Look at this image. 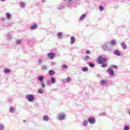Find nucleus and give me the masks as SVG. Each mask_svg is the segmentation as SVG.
<instances>
[{"label": "nucleus", "mask_w": 130, "mask_h": 130, "mask_svg": "<svg viewBox=\"0 0 130 130\" xmlns=\"http://www.w3.org/2000/svg\"><path fill=\"white\" fill-rule=\"evenodd\" d=\"M106 60H107V58L100 56L98 58V63L102 64V63H104V62H106Z\"/></svg>", "instance_id": "nucleus-1"}, {"label": "nucleus", "mask_w": 130, "mask_h": 130, "mask_svg": "<svg viewBox=\"0 0 130 130\" xmlns=\"http://www.w3.org/2000/svg\"><path fill=\"white\" fill-rule=\"evenodd\" d=\"M26 99L29 102L34 101L35 98L33 94H27L25 96Z\"/></svg>", "instance_id": "nucleus-2"}, {"label": "nucleus", "mask_w": 130, "mask_h": 130, "mask_svg": "<svg viewBox=\"0 0 130 130\" xmlns=\"http://www.w3.org/2000/svg\"><path fill=\"white\" fill-rule=\"evenodd\" d=\"M57 118L59 120H64L66 119V114L64 113H59L58 114Z\"/></svg>", "instance_id": "nucleus-3"}, {"label": "nucleus", "mask_w": 130, "mask_h": 130, "mask_svg": "<svg viewBox=\"0 0 130 130\" xmlns=\"http://www.w3.org/2000/svg\"><path fill=\"white\" fill-rule=\"evenodd\" d=\"M102 48L104 51L106 50L107 51L110 52L111 50H112L111 48H110V47L108 46V45L106 44L103 45L102 46Z\"/></svg>", "instance_id": "nucleus-4"}, {"label": "nucleus", "mask_w": 130, "mask_h": 130, "mask_svg": "<svg viewBox=\"0 0 130 130\" xmlns=\"http://www.w3.org/2000/svg\"><path fill=\"white\" fill-rule=\"evenodd\" d=\"M88 121L90 124H94L96 123V119L95 117L91 116L88 118Z\"/></svg>", "instance_id": "nucleus-5"}, {"label": "nucleus", "mask_w": 130, "mask_h": 130, "mask_svg": "<svg viewBox=\"0 0 130 130\" xmlns=\"http://www.w3.org/2000/svg\"><path fill=\"white\" fill-rule=\"evenodd\" d=\"M107 73H108V74H109L110 76H114V72H113V70H112V68L111 67H110L107 69Z\"/></svg>", "instance_id": "nucleus-6"}, {"label": "nucleus", "mask_w": 130, "mask_h": 130, "mask_svg": "<svg viewBox=\"0 0 130 130\" xmlns=\"http://www.w3.org/2000/svg\"><path fill=\"white\" fill-rule=\"evenodd\" d=\"M47 56L50 59H53L55 57V54L53 52H50L47 54Z\"/></svg>", "instance_id": "nucleus-7"}, {"label": "nucleus", "mask_w": 130, "mask_h": 130, "mask_svg": "<svg viewBox=\"0 0 130 130\" xmlns=\"http://www.w3.org/2000/svg\"><path fill=\"white\" fill-rule=\"evenodd\" d=\"M37 23H34L32 25L30 26V30H35V29H37Z\"/></svg>", "instance_id": "nucleus-8"}, {"label": "nucleus", "mask_w": 130, "mask_h": 130, "mask_svg": "<svg viewBox=\"0 0 130 130\" xmlns=\"http://www.w3.org/2000/svg\"><path fill=\"white\" fill-rule=\"evenodd\" d=\"M114 54L117 55V56H120L121 55V53L119 50H115L114 51Z\"/></svg>", "instance_id": "nucleus-9"}, {"label": "nucleus", "mask_w": 130, "mask_h": 130, "mask_svg": "<svg viewBox=\"0 0 130 130\" xmlns=\"http://www.w3.org/2000/svg\"><path fill=\"white\" fill-rule=\"evenodd\" d=\"M38 80L40 81V82H43V81H44V76L41 75L38 76Z\"/></svg>", "instance_id": "nucleus-10"}, {"label": "nucleus", "mask_w": 130, "mask_h": 130, "mask_svg": "<svg viewBox=\"0 0 130 130\" xmlns=\"http://www.w3.org/2000/svg\"><path fill=\"white\" fill-rule=\"evenodd\" d=\"M55 72L54 71V70H51L49 71V76H51V77H52V76L55 75Z\"/></svg>", "instance_id": "nucleus-11"}, {"label": "nucleus", "mask_w": 130, "mask_h": 130, "mask_svg": "<svg viewBox=\"0 0 130 130\" xmlns=\"http://www.w3.org/2000/svg\"><path fill=\"white\" fill-rule=\"evenodd\" d=\"M76 41V39H75L74 37H71V44H74L75 43V42Z\"/></svg>", "instance_id": "nucleus-12"}, {"label": "nucleus", "mask_w": 130, "mask_h": 130, "mask_svg": "<svg viewBox=\"0 0 130 130\" xmlns=\"http://www.w3.org/2000/svg\"><path fill=\"white\" fill-rule=\"evenodd\" d=\"M121 46H122L123 49H124V50H125V49H126V48L127 47V46H126L125 43L123 42L121 43Z\"/></svg>", "instance_id": "nucleus-13"}, {"label": "nucleus", "mask_w": 130, "mask_h": 130, "mask_svg": "<svg viewBox=\"0 0 130 130\" xmlns=\"http://www.w3.org/2000/svg\"><path fill=\"white\" fill-rule=\"evenodd\" d=\"M9 112L10 113H15V107H11L9 109Z\"/></svg>", "instance_id": "nucleus-14"}, {"label": "nucleus", "mask_w": 130, "mask_h": 130, "mask_svg": "<svg viewBox=\"0 0 130 130\" xmlns=\"http://www.w3.org/2000/svg\"><path fill=\"white\" fill-rule=\"evenodd\" d=\"M57 37H58L59 39H62V32H59L57 35Z\"/></svg>", "instance_id": "nucleus-15"}, {"label": "nucleus", "mask_w": 130, "mask_h": 130, "mask_svg": "<svg viewBox=\"0 0 130 130\" xmlns=\"http://www.w3.org/2000/svg\"><path fill=\"white\" fill-rule=\"evenodd\" d=\"M43 119L44 121H48V120H49V117H48V116L45 115L44 116Z\"/></svg>", "instance_id": "nucleus-16"}, {"label": "nucleus", "mask_w": 130, "mask_h": 130, "mask_svg": "<svg viewBox=\"0 0 130 130\" xmlns=\"http://www.w3.org/2000/svg\"><path fill=\"white\" fill-rule=\"evenodd\" d=\"M7 40H11L12 38H13V36L11 35L10 34H8L6 36Z\"/></svg>", "instance_id": "nucleus-17"}, {"label": "nucleus", "mask_w": 130, "mask_h": 130, "mask_svg": "<svg viewBox=\"0 0 130 130\" xmlns=\"http://www.w3.org/2000/svg\"><path fill=\"white\" fill-rule=\"evenodd\" d=\"M85 18H86V14H83L80 16V20L83 21Z\"/></svg>", "instance_id": "nucleus-18"}, {"label": "nucleus", "mask_w": 130, "mask_h": 130, "mask_svg": "<svg viewBox=\"0 0 130 130\" xmlns=\"http://www.w3.org/2000/svg\"><path fill=\"white\" fill-rule=\"evenodd\" d=\"M88 120H84L83 122V126H84L85 127L87 126L88 125Z\"/></svg>", "instance_id": "nucleus-19"}, {"label": "nucleus", "mask_w": 130, "mask_h": 130, "mask_svg": "<svg viewBox=\"0 0 130 130\" xmlns=\"http://www.w3.org/2000/svg\"><path fill=\"white\" fill-rule=\"evenodd\" d=\"M4 73L5 74H9V73H11V70L8 69V68H5L4 69Z\"/></svg>", "instance_id": "nucleus-20"}, {"label": "nucleus", "mask_w": 130, "mask_h": 130, "mask_svg": "<svg viewBox=\"0 0 130 130\" xmlns=\"http://www.w3.org/2000/svg\"><path fill=\"white\" fill-rule=\"evenodd\" d=\"M55 78L54 77H52L51 78V83L52 84H55Z\"/></svg>", "instance_id": "nucleus-21"}, {"label": "nucleus", "mask_w": 130, "mask_h": 130, "mask_svg": "<svg viewBox=\"0 0 130 130\" xmlns=\"http://www.w3.org/2000/svg\"><path fill=\"white\" fill-rule=\"evenodd\" d=\"M22 43V40H17V41L16 42V44L17 45H20Z\"/></svg>", "instance_id": "nucleus-22"}, {"label": "nucleus", "mask_w": 130, "mask_h": 130, "mask_svg": "<svg viewBox=\"0 0 130 130\" xmlns=\"http://www.w3.org/2000/svg\"><path fill=\"white\" fill-rule=\"evenodd\" d=\"M111 44L112 45H116V41L115 40H112L111 41Z\"/></svg>", "instance_id": "nucleus-23"}, {"label": "nucleus", "mask_w": 130, "mask_h": 130, "mask_svg": "<svg viewBox=\"0 0 130 130\" xmlns=\"http://www.w3.org/2000/svg\"><path fill=\"white\" fill-rule=\"evenodd\" d=\"M6 17L7 18V19H10L12 18V15H11V14L8 13H6Z\"/></svg>", "instance_id": "nucleus-24"}, {"label": "nucleus", "mask_w": 130, "mask_h": 130, "mask_svg": "<svg viewBox=\"0 0 130 130\" xmlns=\"http://www.w3.org/2000/svg\"><path fill=\"white\" fill-rule=\"evenodd\" d=\"M62 68L63 70H68L69 69V66H68L67 64H63Z\"/></svg>", "instance_id": "nucleus-25"}, {"label": "nucleus", "mask_w": 130, "mask_h": 130, "mask_svg": "<svg viewBox=\"0 0 130 130\" xmlns=\"http://www.w3.org/2000/svg\"><path fill=\"white\" fill-rule=\"evenodd\" d=\"M20 6L21 8H25V6H26V4L24 2H21L20 4Z\"/></svg>", "instance_id": "nucleus-26"}, {"label": "nucleus", "mask_w": 130, "mask_h": 130, "mask_svg": "<svg viewBox=\"0 0 130 130\" xmlns=\"http://www.w3.org/2000/svg\"><path fill=\"white\" fill-rule=\"evenodd\" d=\"M5 125L3 124H0V130H5Z\"/></svg>", "instance_id": "nucleus-27"}, {"label": "nucleus", "mask_w": 130, "mask_h": 130, "mask_svg": "<svg viewBox=\"0 0 130 130\" xmlns=\"http://www.w3.org/2000/svg\"><path fill=\"white\" fill-rule=\"evenodd\" d=\"M38 93L39 94H43L44 91H43V89L40 88L38 90Z\"/></svg>", "instance_id": "nucleus-28"}, {"label": "nucleus", "mask_w": 130, "mask_h": 130, "mask_svg": "<svg viewBox=\"0 0 130 130\" xmlns=\"http://www.w3.org/2000/svg\"><path fill=\"white\" fill-rule=\"evenodd\" d=\"M72 81V78L71 77H68L66 79V83H70Z\"/></svg>", "instance_id": "nucleus-29"}, {"label": "nucleus", "mask_w": 130, "mask_h": 130, "mask_svg": "<svg viewBox=\"0 0 130 130\" xmlns=\"http://www.w3.org/2000/svg\"><path fill=\"white\" fill-rule=\"evenodd\" d=\"M90 59V56H85L84 57V58H83L84 60H85V61L88 60Z\"/></svg>", "instance_id": "nucleus-30"}, {"label": "nucleus", "mask_w": 130, "mask_h": 130, "mask_svg": "<svg viewBox=\"0 0 130 130\" xmlns=\"http://www.w3.org/2000/svg\"><path fill=\"white\" fill-rule=\"evenodd\" d=\"M44 61L43 60H42V59H40L38 60V64H42V63H43Z\"/></svg>", "instance_id": "nucleus-31"}, {"label": "nucleus", "mask_w": 130, "mask_h": 130, "mask_svg": "<svg viewBox=\"0 0 130 130\" xmlns=\"http://www.w3.org/2000/svg\"><path fill=\"white\" fill-rule=\"evenodd\" d=\"M88 68L87 67H83L82 69L83 72H88Z\"/></svg>", "instance_id": "nucleus-32"}, {"label": "nucleus", "mask_w": 130, "mask_h": 130, "mask_svg": "<svg viewBox=\"0 0 130 130\" xmlns=\"http://www.w3.org/2000/svg\"><path fill=\"white\" fill-rule=\"evenodd\" d=\"M105 84H106V81H105L104 80H101V85L102 86H103V85H105Z\"/></svg>", "instance_id": "nucleus-33"}, {"label": "nucleus", "mask_w": 130, "mask_h": 130, "mask_svg": "<svg viewBox=\"0 0 130 130\" xmlns=\"http://www.w3.org/2000/svg\"><path fill=\"white\" fill-rule=\"evenodd\" d=\"M99 9L100 10V11H101L102 12V11H104V7L102 6H100L99 7Z\"/></svg>", "instance_id": "nucleus-34"}, {"label": "nucleus", "mask_w": 130, "mask_h": 130, "mask_svg": "<svg viewBox=\"0 0 130 130\" xmlns=\"http://www.w3.org/2000/svg\"><path fill=\"white\" fill-rule=\"evenodd\" d=\"M123 129L124 130H129V126H128V125H125L124 126Z\"/></svg>", "instance_id": "nucleus-35"}, {"label": "nucleus", "mask_w": 130, "mask_h": 130, "mask_svg": "<svg viewBox=\"0 0 130 130\" xmlns=\"http://www.w3.org/2000/svg\"><path fill=\"white\" fill-rule=\"evenodd\" d=\"M42 70H47V67L46 66V65H43L42 67Z\"/></svg>", "instance_id": "nucleus-36"}, {"label": "nucleus", "mask_w": 130, "mask_h": 130, "mask_svg": "<svg viewBox=\"0 0 130 130\" xmlns=\"http://www.w3.org/2000/svg\"><path fill=\"white\" fill-rule=\"evenodd\" d=\"M111 68H114L115 70H117V69H118V67L116 65H111Z\"/></svg>", "instance_id": "nucleus-37"}, {"label": "nucleus", "mask_w": 130, "mask_h": 130, "mask_svg": "<svg viewBox=\"0 0 130 130\" xmlns=\"http://www.w3.org/2000/svg\"><path fill=\"white\" fill-rule=\"evenodd\" d=\"M89 66L90 68H94L95 67V64L93 63H89Z\"/></svg>", "instance_id": "nucleus-38"}, {"label": "nucleus", "mask_w": 130, "mask_h": 130, "mask_svg": "<svg viewBox=\"0 0 130 130\" xmlns=\"http://www.w3.org/2000/svg\"><path fill=\"white\" fill-rule=\"evenodd\" d=\"M107 67V63H103L102 64V68H106Z\"/></svg>", "instance_id": "nucleus-39"}, {"label": "nucleus", "mask_w": 130, "mask_h": 130, "mask_svg": "<svg viewBox=\"0 0 130 130\" xmlns=\"http://www.w3.org/2000/svg\"><path fill=\"white\" fill-rule=\"evenodd\" d=\"M63 8H64V6H58L57 7V9L58 10H62V9H63Z\"/></svg>", "instance_id": "nucleus-40"}, {"label": "nucleus", "mask_w": 130, "mask_h": 130, "mask_svg": "<svg viewBox=\"0 0 130 130\" xmlns=\"http://www.w3.org/2000/svg\"><path fill=\"white\" fill-rule=\"evenodd\" d=\"M41 86L42 88H45L46 85H45V84L44 83V82L43 81L41 82Z\"/></svg>", "instance_id": "nucleus-41"}, {"label": "nucleus", "mask_w": 130, "mask_h": 130, "mask_svg": "<svg viewBox=\"0 0 130 130\" xmlns=\"http://www.w3.org/2000/svg\"><path fill=\"white\" fill-rule=\"evenodd\" d=\"M106 115V113H101L100 114V116H105Z\"/></svg>", "instance_id": "nucleus-42"}, {"label": "nucleus", "mask_w": 130, "mask_h": 130, "mask_svg": "<svg viewBox=\"0 0 130 130\" xmlns=\"http://www.w3.org/2000/svg\"><path fill=\"white\" fill-rule=\"evenodd\" d=\"M61 82H62L63 84H66V83H67V80L66 79H62Z\"/></svg>", "instance_id": "nucleus-43"}, {"label": "nucleus", "mask_w": 130, "mask_h": 130, "mask_svg": "<svg viewBox=\"0 0 130 130\" xmlns=\"http://www.w3.org/2000/svg\"><path fill=\"white\" fill-rule=\"evenodd\" d=\"M1 20L2 22H5V21H6V17H2L1 18Z\"/></svg>", "instance_id": "nucleus-44"}, {"label": "nucleus", "mask_w": 130, "mask_h": 130, "mask_svg": "<svg viewBox=\"0 0 130 130\" xmlns=\"http://www.w3.org/2000/svg\"><path fill=\"white\" fill-rule=\"evenodd\" d=\"M86 54H90V53H91V51H90V50H86L85 52Z\"/></svg>", "instance_id": "nucleus-45"}, {"label": "nucleus", "mask_w": 130, "mask_h": 130, "mask_svg": "<svg viewBox=\"0 0 130 130\" xmlns=\"http://www.w3.org/2000/svg\"><path fill=\"white\" fill-rule=\"evenodd\" d=\"M72 1L73 0H64V2H66V3H71Z\"/></svg>", "instance_id": "nucleus-46"}, {"label": "nucleus", "mask_w": 130, "mask_h": 130, "mask_svg": "<svg viewBox=\"0 0 130 130\" xmlns=\"http://www.w3.org/2000/svg\"><path fill=\"white\" fill-rule=\"evenodd\" d=\"M51 64H52V66H55V64H56V62H51Z\"/></svg>", "instance_id": "nucleus-47"}, {"label": "nucleus", "mask_w": 130, "mask_h": 130, "mask_svg": "<svg viewBox=\"0 0 130 130\" xmlns=\"http://www.w3.org/2000/svg\"><path fill=\"white\" fill-rule=\"evenodd\" d=\"M47 85H49V86H50L51 85V83H50V82H49V81L47 82Z\"/></svg>", "instance_id": "nucleus-48"}, {"label": "nucleus", "mask_w": 130, "mask_h": 130, "mask_svg": "<svg viewBox=\"0 0 130 130\" xmlns=\"http://www.w3.org/2000/svg\"><path fill=\"white\" fill-rule=\"evenodd\" d=\"M46 1V0H42V3H45Z\"/></svg>", "instance_id": "nucleus-49"}, {"label": "nucleus", "mask_w": 130, "mask_h": 130, "mask_svg": "<svg viewBox=\"0 0 130 130\" xmlns=\"http://www.w3.org/2000/svg\"><path fill=\"white\" fill-rule=\"evenodd\" d=\"M1 2H5V1H6V0H1Z\"/></svg>", "instance_id": "nucleus-50"}, {"label": "nucleus", "mask_w": 130, "mask_h": 130, "mask_svg": "<svg viewBox=\"0 0 130 130\" xmlns=\"http://www.w3.org/2000/svg\"><path fill=\"white\" fill-rule=\"evenodd\" d=\"M68 7H71V6H70V5H68Z\"/></svg>", "instance_id": "nucleus-51"}, {"label": "nucleus", "mask_w": 130, "mask_h": 130, "mask_svg": "<svg viewBox=\"0 0 130 130\" xmlns=\"http://www.w3.org/2000/svg\"><path fill=\"white\" fill-rule=\"evenodd\" d=\"M77 1H79V0H77Z\"/></svg>", "instance_id": "nucleus-52"}]
</instances>
